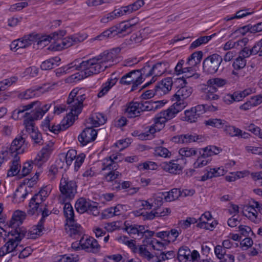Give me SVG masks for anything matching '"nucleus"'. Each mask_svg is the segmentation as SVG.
<instances>
[{
	"label": "nucleus",
	"instance_id": "f257e3e1",
	"mask_svg": "<svg viewBox=\"0 0 262 262\" xmlns=\"http://www.w3.org/2000/svg\"><path fill=\"white\" fill-rule=\"evenodd\" d=\"M42 221H39L37 225L33 226L32 228L27 231L23 228H16L14 231L9 232L13 237L0 248V257L5 256L7 253L13 252L17 247L18 244L23 238L27 239H35L37 236L41 235L44 229Z\"/></svg>",
	"mask_w": 262,
	"mask_h": 262
},
{
	"label": "nucleus",
	"instance_id": "f03ea898",
	"mask_svg": "<svg viewBox=\"0 0 262 262\" xmlns=\"http://www.w3.org/2000/svg\"><path fill=\"white\" fill-rule=\"evenodd\" d=\"M116 55L113 52L105 51L102 54L89 60L83 61L78 67L82 70V77H88L94 74H97L104 71L111 66V62L114 61Z\"/></svg>",
	"mask_w": 262,
	"mask_h": 262
},
{
	"label": "nucleus",
	"instance_id": "7ed1b4c3",
	"mask_svg": "<svg viewBox=\"0 0 262 262\" xmlns=\"http://www.w3.org/2000/svg\"><path fill=\"white\" fill-rule=\"evenodd\" d=\"M51 106L50 104L42 105L41 102L35 101L27 105L20 106L18 109L13 111V115H18L26 112L23 117L26 118L24 121L26 131L32 130L36 127L34 126V120L41 119L43 115Z\"/></svg>",
	"mask_w": 262,
	"mask_h": 262
},
{
	"label": "nucleus",
	"instance_id": "20e7f679",
	"mask_svg": "<svg viewBox=\"0 0 262 262\" xmlns=\"http://www.w3.org/2000/svg\"><path fill=\"white\" fill-rule=\"evenodd\" d=\"M80 90L77 88L73 89L69 95L67 103V110L70 112L67 114V124L66 127H69L73 123L75 117L80 114L83 107V102L85 99L84 94H82Z\"/></svg>",
	"mask_w": 262,
	"mask_h": 262
},
{
	"label": "nucleus",
	"instance_id": "39448f33",
	"mask_svg": "<svg viewBox=\"0 0 262 262\" xmlns=\"http://www.w3.org/2000/svg\"><path fill=\"white\" fill-rule=\"evenodd\" d=\"M64 203V202H63ZM63 212L66 217V225L69 227L68 233L71 237L80 235L82 234V227L76 223L74 220V212L73 207L70 203H64Z\"/></svg>",
	"mask_w": 262,
	"mask_h": 262
},
{
	"label": "nucleus",
	"instance_id": "423d86ee",
	"mask_svg": "<svg viewBox=\"0 0 262 262\" xmlns=\"http://www.w3.org/2000/svg\"><path fill=\"white\" fill-rule=\"evenodd\" d=\"M223 58L217 54H213L204 59L203 62V72L207 74H214L218 71L222 72L224 67Z\"/></svg>",
	"mask_w": 262,
	"mask_h": 262
},
{
	"label": "nucleus",
	"instance_id": "0eeeda50",
	"mask_svg": "<svg viewBox=\"0 0 262 262\" xmlns=\"http://www.w3.org/2000/svg\"><path fill=\"white\" fill-rule=\"evenodd\" d=\"M134 25L129 23H121L117 26H113L110 29L104 31L100 35L97 36L94 38V40H103L107 38H112L115 36L126 32L129 33L132 31V27Z\"/></svg>",
	"mask_w": 262,
	"mask_h": 262
},
{
	"label": "nucleus",
	"instance_id": "6e6552de",
	"mask_svg": "<svg viewBox=\"0 0 262 262\" xmlns=\"http://www.w3.org/2000/svg\"><path fill=\"white\" fill-rule=\"evenodd\" d=\"M77 185L74 180L68 178L62 177L60 180L59 190L64 199V201H70L73 199L77 193Z\"/></svg>",
	"mask_w": 262,
	"mask_h": 262
},
{
	"label": "nucleus",
	"instance_id": "1a4fd4ad",
	"mask_svg": "<svg viewBox=\"0 0 262 262\" xmlns=\"http://www.w3.org/2000/svg\"><path fill=\"white\" fill-rule=\"evenodd\" d=\"M142 69L140 70H133L124 75L120 80V83L122 84L129 85L133 84L131 91L137 89L139 85L143 82L144 75L142 73Z\"/></svg>",
	"mask_w": 262,
	"mask_h": 262
},
{
	"label": "nucleus",
	"instance_id": "9d476101",
	"mask_svg": "<svg viewBox=\"0 0 262 262\" xmlns=\"http://www.w3.org/2000/svg\"><path fill=\"white\" fill-rule=\"evenodd\" d=\"M169 67V63L166 61H161L154 64L151 68L146 63V65L142 68V73L145 77L154 75L160 76L166 72Z\"/></svg>",
	"mask_w": 262,
	"mask_h": 262
},
{
	"label": "nucleus",
	"instance_id": "9b49d317",
	"mask_svg": "<svg viewBox=\"0 0 262 262\" xmlns=\"http://www.w3.org/2000/svg\"><path fill=\"white\" fill-rule=\"evenodd\" d=\"M203 105H198L187 110L184 112V116L183 120L189 123L196 122L205 113V108Z\"/></svg>",
	"mask_w": 262,
	"mask_h": 262
},
{
	"label": "nucleus",
	"instance_id": "f8f14e48",
	"mask_svg": "<svg viewBox=\"0 0 262 262\" xmlns=\"http://www.w3.org/2000/svg\"><path fill=\"white\" fill-rule=\"evenodd\" d=\"M83 39H84L81 36H71L70 37H66L60 40V42L55 43L53 49L55 50H60L63 48H67L82 41Z\"/></svg>",
	"mask_w": 262,
	"mask_h": 262
},
{
	"label": "nucleus",
	"instance_id": "ddd939ff",
	"mask_svg": "<svg viewBox=\"0 0 262 262\" xmlns=\"http://www.w3.org/2000/svg\"><path fill=\"white\" fill-rule=\"evenodd\" d=\"M97 136V131L92 127H86L78 136V141L82 145L94 141Z\"/></svg>",
	"mask_w": 262,
	"mask_h": 262
},
{
	"label": "nucleus",
	"instance_id": "4468645a",
	"mask_svg": "<svg viewBox=\"0 0 262 262\" xmlns=\"http://www.w3.org/2000/svg\"><path fill=\"white\" fill-rule=\"evenodd\" d=\"M186 106V103L185 102H182V103L176 102L167 110L162 111L161 114L169 120L175 117L176 115L183 110Z\"/></svg>",
	"mask_w": 262,
	"mask_h": 262
},
{
	"label": "nucleus",
	"instance_id": "2eb2a0df",
	"mask_svg": "<svg viewBox=\"0 0 262 262\" xmlns=\"http://www.w3.org/2000/svg\"><path fill=\"white\" fill-rule=\"evenodd\" d=\"M79 244L82 249H86L88 251L97 252L100 249L97 241L93 237L84 239L83 236L79 241Z\"/></svg>",
	"mask_w": 262,
	"mask_h": 262
},
{
	"label": "nucleus",
	"instance_id": "dca6fc26",
	"mask_svg": "<svg viewBox=\"0 0 262 262\" xmlns=\"http://www.w3.org/2000/svg\"><path fill=\"white\" fill-rule=\"evenodd\" d=\"M118 168L117 163H112V164H107L104 166L102 170H108L109 172L105 176V178L107 182H112L121 177V173L117 171Z\"/></svg>",
	"mask_w": 262,
	"mask_h": 262
},
{
	"label": "nucleus",
	"instance_id": "f3484780",
	"mask_svg": "<svg viewBox=\"0 0 262 262\" xmlns=\"http://www.w3.org/2000/svg\"><path fill=\"white\" fill-rule=\"evenodd\" d=\"M25 142V139L22 136H19L13 141L9 149L8 154H10L12 156H14V154H18L22 153L24 149H21V147Z\"/></svg>",
	"mask_w": 262,
	"mask_h": 262
},
{
	"label": "nucleus",
	"instance_id": "a211bd4d",
	"mask_svg": "<svg viewBox=\"0 0 262 262\" xmlns=\"http://www.w3.org/2000/svg\"><path fill=\"white\" fill-rule=\"evenodd\" d=\"M76 210L82 213L89 210H94L96 211V208L95 205H92L90 201H87L85 199L81 198L79 199L75 205Z\"/></svg>",
	"mask_w": 262,
	"mask_h": 262
},
{
	"label": "nucleus",
	"instance_id": "6ab92c4d",
	"mask_svg": "<svg viewBox=\"0 0 262 262\" xmlns=\"http://www.w3.org/2000/svg\"><path fill=\"white\" fill-rule=\"evenodd\" d=\"M172 80L171 77H167L158 82L155 85L156 92L158 94L162 95L168 93L171 89Z\"/></svg>",
	"mask_w": 262,
	"mask_h": 262
},
{
	"label": "nucleus",
	"instance_id": "aec40b11",
	"mask_svg": "<svg viewBox=\"0 0 262 262\" xmlns=\"http://www.w3.org/2000/svg\"><path fill=\"white\" fill-rule=\"evenodd\" d=\"M26 213L20 210L15 211L13 214L12 217L10 221V226L12 228H14V231L16 228H20L19 226L21 225L23 221L25 219Z\"/></svg>",
	"mask_w": 262,
	"mask_h": 262
},
{
	"label": "nucleus",
	"instance_id": "412c9836",
	"mask_svg": "<svg viewBox=\"0 0 262 262\" xmlns=\"http://www.w3.org/2000/svg\"><path fill=\"white\" fill-rule=\"evenodd\" d=\"M44 200L42 197L40 196L38 193H36L30 200L29 206V210L28 211V213L32 215L38 212L39 207L42 206L41 203Z\"/></svg>",
	"mask_w": 262,
	"mask_h": 262
},
{
	"label": "nucleus",
	"instance_id": "4be33fe9",
	"mask_svg": "<svg viewBox=\"0 0 262 262\" xmlns=\"http://www.w3.org/2000/svg\"><path fill=\"white\" fill-rule=\"evenodd\" d=\"M76 61H74L69 64L67 65L66 67L62 68V69H59L57 70L56 74L57 75L59 73H67L69 72V70L72 69H74L75 70L79 71L80 72L76 73V74L73 75L72 76L73 79H77V80H80L81 79H83L85 78L86 77H82L81 72L82 70L79 69L78 67L81 65V63L79 65H76Z\"/></svg>",
	"mask_w": 262,
	"mask_h": 262
},
{
	"label": "nucleus",
	"instance_id": "5701e85b",
	"mask_svg": "<svg viewBox=\"0 0 262 262\" xmlns=\"http://www.w3.org/2000/svg\"><path fill=\"white\" fill-rule=\"evenodd\" d=\"M192 93L191 88L187 85H182L173 95V97L177 100L182 103L184 100L187 98Z\"/></svg>",
	"mask_w": 262,
	"mask_h": 262
},
{
	"label": "nucleus",
	"instance_id": "b1692460",
	"mask_svg": "<svg viewBox=\"0 0 262 262\" xmlns=\"http://www.w3.org/2000/svg\"><path fill=\"white\" fill-rule=\"evenodd\" d=\"M162 169L166 172L170 173L177 174L181 171V166L178 163H174V161L169 162H163L160 164Z\"/></svg>",
	"mask_w": 262,
	"mask_h": 262
},
{
	"label": "nucleus",
	"instance_id": "393cba45",
	"mask_svg": "<svg viewBox=\"0 0 262 262\" xmlns=\"http://www.w3.org/2000/svg\"><path fill=\"white\" fill-rule=\"evenodd\" d=\"M13 157V159L12 161V164L11 165L10 168L8 170L7 172L8 177L14 176L17 174L20 171V158L17 155H16V154H14V156Z\"/></svg>",
	"mask_w": 262,
	"mask_h": 262
},
{
	"label": "nucleus",
	"instance_id": "a878e982",
	"mask_svg": "<svg viewBox=\"0 0 262 262\" xmlns=\"http://www.w3.org/2000/svg\"><path fill=\"white\" fill-rule=\"evenodd\" d=\"M243 214L255 223L260 221V219L258 217L257 211L252 206H247L244 208Z\"/></svg>",
	"mask_w": 262,
	"mask_h": 262
},
{
	"label": "nucleus",
	"instance_id": "bb28decb",
	"mask_svg": "<svg viewBox=\"0 0 262 262\" xmlns=\"http://www.w3.org/2000/svg\"><path fill=\"white\" fill-rule=\"evenodd\" d=\"M138 102H131L128 103L125 111V114L128 118H134L139 116Z\"/></svg>",
	"mask_w": 262,
	"mask_h": 262
},
{
	"label": "nucleus",
	"instance_id": "cd10ccee",
	"mask_svg": "<svg viewBox=\"0 0 262 262\" xmlns=\"http://www.w3.org/2000/svg\"><path fill=\"white\" fill-rule=\"evenodd\" d=\"M32 36L33 37V43L36 42L37 45L40 46L42 48L46 46L51 40L52 39L50 35H40L34 33H32Z\"/></svg>",
	"mask_w": 262,
	"mask_h": 262
},
{
	"label": "nucleus",
	"instance_id": "c85d7f7f",
	"mask_svg": "<svg viewBox=\"0 0 262 262\" xmlns=\"http://www.w3.org/2000/svg\"><path fill=\"white\" fill-rule=\"evenodd\" d=\"M66 123H64V122H63L62 125L60 124H57L56 125H50V121L49 119H46L45 120V124H44V127L48 128L50 132L55 134H57L60 131L64 130L67 129L68 127L64 128V126H66L68 123L67 122V118L66 117V120H65Z\"/></svg>",
	"mask_w": 262,
	"mask_h": 262
},
{
	"label": "nucleus",
	"instance_id": "c756f323",
	"mask_svg": "<svg viewBox=\"0 0 262 262\" xmlns=\"http://www.w3.org/2000/svg\"><path fill=\"white\" fill-rule=\"evenodd\" d=\"M145 38V36H143L142 33L139 31L133 34L129 38L126 39L124 43L126 46H133L141 42Z\"/></svg>",
	"mask_w": 262,
	"mask_h": 262
},
{
	"label": "nucleus",
	"instance_id": "7c9ffc66",
	"mask_svg": "<svg viewBox=\"0 0 262 262\" xmlns=\"http://www.w3.org/2000/svg\"><path fill=\"white\" fill-rule=\"evenodd\" d=\"M60 61L59 57H55L50 58L42 62L40 68L43 70H48L53 68L59 65L58 62Z\"/></svg>",
	"mask_w": 262,
	"mask_h": 262
},
{
	"label": "nucleus",
	"instance_id": "2f4dec72",
	"mask_svg": "<svg viewBox=\"0 0 262 262\" xmlns=\"http://www.w3.org/2000/svg\"><path fill=\"white\" fill-rule=\"evenodd\" d=\"M49 155L48 151L45 148H42L37 154L35 159L32 161L34 164L40 166L43 163L47 161Z\"/></svg>",
	"mask_w": 262,
	"mask_h": 262
},
{
	"label": "nucleus",
	"instance_id": "473e14b6",
	"mask_svg": "<svg viewBox=\"0 0 262 262\" xmlns=\"http://www.w3.org/2000/svg\"><path fill=\"white\" fill-rule=\"evenodd\" d=\"M90 123L95 127L105 123L106 119L105 117L101 113H95L93 114L90 118Z\"/></svg>",
	"mask_w": 262,
	"mask_h": 262
},
{
	"label": "nucleus",
	"instance_id": "72a5a7b5",
	"mask_svg": "<svg viewBox=\"0 0 262 262\" xmlns=\"http://www.w3.org/2000/svg\"><path fill=\"white\" fill-rule=\"evenodd\" d=\"M117 78H114L108 79L105 83L102 85V89L98 93L97 96L98 97H101L106 94L108 91L116 84Z\"/></svg>",
	"mask_w": 262,
	"mask_h": 262
},
{
	"label": "nucleus",
	"instance_id": "f704fd0d",
	"mask_svg": "<svg viewBox=\"0 0 262 262\" xmlns=\"http://www.w3.org/2000/svg\"><path fill=\"white\" fill-rule=\"evenodd\" d=\"M33 38L31 33L24 36L21 39H17L18 48L23 49L30 46L33 43Z\"/></svg>",
	"mask_w": 262,
	"mask_h": 262
},
{
	"label": "nucleus",
	"instance_id": "c9c22d12",
	"mask_svg": "<svg viewBox=\"0 0 262 262\" xmlns=\"http://www.w3.org/2000/svg\"><path fill=\"white\" fill-rule=\"evenodd\" d=\"M203 57V52L201 51L193 53L188 58L187 64L194 66L200 63Z\"/></svg>",
	"mask_w": 262,
	"mask_h": 262
},
{
	"label": "nucleus",
	"instance_id": "e433bc0d",
	"mask_svg": "<svg viewBox=\"0 0 262 262\" xmlns=\"http://www.w3.org/2000/svg\"><path fill=\"white\" fill-rule=\"evenodd\" d=\"M162 195H164V199L166 202H171L178 199L180 196V190L173 188L169 192H164Z\"/></svg>",
	"mask_w": 262,
	"mask_h": 262
},
{
	"label": "nucleus",
	"instance_id": "4c0bfd02",
	"mask_svg": "<svg viewBox=\"0 0 262 262\" xmlns=\"http://www.w3.org/2000/svg\"><path fill=\"white\" fill-rule=\"evenodd\" d=\"M190 254V250L188 247H181L178 252V259L180 262H186L189 259Z\"/></svg>",
	"mask_w": 262,
	"mask_h": 262
},
{
	"label": "nucleus",
	"instance_id": "58836bf2",
	"mask_svg": "<svg viewBox=\"0 0 262 262\" xmlns=\"http://www.w3.org/2000/svg\"><path fill=\"white\" fill-rule=\"evenodd\" d=\"M203 151V156L207 158L213 155H215L220 152L222 149L215 146L209 145L201 149Z\"/></svg>",
	"mask_w": 262,
	"mask_h": 262
},
{
	"label": "nucleus",
	"instance_id": "ea45409f",
	"mask_svg": "<svg viewBox=\"0 0 262 262\" xmlns=\"http://www.w3.org/2000/svg\"><path fill=\"white\" fill-rule=\"evenodd\" d=\"M240 91L235 92L233 94H228L224 98L227 104H230L234 101H239L243 99Z\"/></svg>",
	"mask_w": 262,
	"mask_h": 262
},
{
	"label": "nucleus",
	"instance_id": "a19ab883",
	"mask_svg": "<svg viewBox=\"0 0 262 262\" xmlns=\"http://www.w3.org/2000/svg\"><path fill=\"white\" fill-rule=\"evenodd\" d=\"M200 154L201 156L198 158L197 160L193 164L194 167L195 168L204 167L207 165V164L210 161V159H207V157L206 156H204L203 153L201 151H200Z\"/></svg>",
	"mask_w": 262,
	"mask_h": 262
},
{
	"label": "nucleus",
	"instance_id": "79ce46f5",
	"mask_svg": "<svg viewBox=\"0 0 262 262\" xmlns=\"http://www.w3.org/2000/svg\"><path fill=\"white\" fill-rule=\"evenodd\" d=\"M42 89L41 87H37L34 89H28L25 92L19 95V97L21 99H28L35 96L36 95V92L40 91Z\"/></svg>",
	"mask_w": 262,
	"mask_h": 262
},
{
	"label": "nucleus",
	"instance_id": "37998d69",
	"mask_svg": "<svg viewBox=\"0 0 262 262\" xmlns=\"http://www.w3.org/2000/svg\"><path fill=\"white\" fill-rule=\"evenodd\" d=\"M225 123L224 120L220 119L212 118L205 121L206 125H209L217 128H222Z\"/></svg>",
	"mask_w": 262,
	"mask_h": 262
},
{
	"label": "nucleus",
	"instance_id": "c03bdc74",
	"mask_svg": "<svg viewBox=\"0 0 262 262\" xmlns=\"http://www.w3.org/2000/svg\"><path fill=\"white\" fill-rule=\"evenodd\" d=\"M182 157L189 158L197 154V150L193 148L183 147L181 148L179 151Z\"/></svg>",
	"mask_w": 262,
	"mask_h": 262
},
{
	"label": "nucleus",
	"instance_id": "a18cd8bd",
	"mask_svg": "<svg viewBox=\"0 0 262 262\" xmlns=\"http://www.w3.org/2000/svg\"><path fill=\"white\" fill-rule=\"evenodd\" d=\"M30 135L32 139L34 141V143L36 144H40L41 143L42 141V136L40 133L39 132L38 129L37 128L30 130L28 132Z\"/></svg>",
	"mask_w": 262,
	"mask_h": 262
},
{
	"label": "nucleus",
	"instance_id": "49530a36",
	"mask_svg": "<svg viewBox=\"0 0 262 262\" xmlns=\"http://www.w3.org/2000/svg\"><path fill=\"white\" fill-rule=\"evenodd\" d=\"M16 80L15 77H12L9 79H5L4 80L0 82V91H5L6 89V86H9L11 85ZM6 95L3 93L0 94L1 96H4Z\"/></svg>",
	"mask_w": 262,
	"mask_h": 262
},
{
	"label": "nucleus",
	"instance_id": "de8ad7c7",
	"mask_svg": "<svg viewBox=\"0 0 262 262\" xmlns=\"http://www.w3.org/2000/svg\"><path fill=\"white\" fill-rule=\"evenodd\" d=\"M124 230L129 234L138 235V229L136 224H132L128 221H125L124 223Z\"/></svg>",
	"mask_w": 262,
	"mask_h": 262
},
{
	"label": "nucleus",
	"instance_id": "09e8293b",
	"mask_svg": "<svg viewBox=\"0 0 262 262\" xmlns=\"http://www.w3.org/2000/svg\"><path fill=\"white\" fill-rule=\"evenodd\" d=\"M225 132L231 137L239 136L242 130L233 126H226Z\"/></svg>",
	"mask_w": 262,
	"mask_h": 262
},
{
	"label": "nucleus",
	"instance_id": "8fccbe9b",
	"mask_svg": "<svg viewBox=\"0 0 262 262\" xmlns=\"http://www.w3.org/2000/svg\"><path fill=\"white\" fill-rule=\"evenodd\" d=\"M137 252H138L141 256L148 260L154 257V255L151 254L144 246H140L139 248H137Z\"/></svg>",
	"mask_w": 262,
	"mask_h": 262
},
{
	"label": "nucleus",
	"instance_id": "3c124183",
	"mask_svg": "<svg viewBox=\"0 0 262 262\" xmlns=\"http://www.w3.org/2000/svg\"><path fill=\"white\" fill-rule=\"evenodd\" d=\"M155 155L156 156H160L164 158L169 157L171 152L164 147H158L155 150Z\"/></svg>",
	"mask_w": 262,
	"mask_h": 262
},
{
	"label": "nucleus",
	"instance_id": "603ef678",
	"mask_svg": "<svg viewBox=\"0 0 262 262\" xmlns=\"http://www.w3.org/2000/svg\"><path fill=\"white\" fill-rule=\"evenodd\" d=\"M226 83V80L220 78L210 79L207 81V85H214L218 87L223 86Z\"/></svg>",
	"mask_w": 262,
	"mask_h": 262
},
{
	"label": "nucleus",
	"instance_id": "864d4df0",
	"mask_svg": "<svg viewBox=\"0 0 262 262\" xmlns=\"http://www.w3.org/2000/svg\"><path fill=\"white\" fill-rule=\"evenodd\" d=\"M246 65V60L245 58L239 56L233 63V67L235 70H240L244 68Z\"/></svg>",
	"mask_w": 262,
	"mask_h": 262
},
{
	"label": "nucleus",
	"instance_id": "5fc2aeb1",
	"mask_svg": "<svg viewBox=\"0 0 262 262\" xmlns=\"http://www.w3.org/2000/svg\"><path fill=\"white\" fill-rule=\"evenodd\" d=\"M199 136L193 134H184V144H188L193 142H195L200 139Z\"/></svg>",
	"mask_w": 262,
	"mask_h": 262
},
{
	"label": "nucleus",
	"instance_id": "6e6d98bb",
	"mask_svg": "<svg viewBox=\"0 0 262 262\" xmlns=\"http://www.w3.org/2000/svg\"><path fill=\"white\" fill-rule=\"evenodd\" d=\"M120 238L124 244L133 250L134 252H137V247L136 246L134 240H128V238L126 236L121 237Z\"/></svg>",
	"mask_w": 262,
	"mask_h": 262
},
{
	"label": "nucleus",
	"instance_id": "4d7b16f0",
	"mask_svg": "<svg viewBox=\"0 0 262 262\" xmlns=\"http://www.w3.org/2000/svg\"><path fill=\"white\" fill-rule=\"evenodd\" d=\"M14 251H20L19 254V257L20 258H24L28 257L31 254L32 252V250L30 247H26L23 250L18 249V245H17V248L14 250ZM13 251H14V250Z\"/></svg>",
	"mask_w": 262,
	"mask_h": 262
},
{
	"label": "nucleus",
	"instance_id": "13d9d810",
	"mask_svg": "<svg viewBox=\"0 0 262 262\" xmlns=\"http://www.w3.org/2000/svg\"><path fill=\"white\" fill-rule=\"evenodd\" d=\"M76 155V151L75 150H69L67 153L65 159L66 162L68 165H70L72 161L75 159Z\"/></svg>",
	"mask_w": 262,
	"mask_h": 262
},
{
	"label": "nucleus",
	"instance_id": "bf43d9fd",
	"mask_svg": "<svg viewBox=\"0 0 262 262\" xmlns=\"http://www.w3.org/2000/svg\"><path fill=\"white\" fill-rule=\"evenodd\" d=\"M240 55L245 58L249 57L250 55H256L254 47L253 46L251 49L248 47L244 48L241 51Z\"/></svg>",
	"mask_w": 262,
	"mask_h": 262
},
{
	"label": "nucleus",
	"instance_id": "052dcab7",
	"mask_svg": "<svg viewBox=\"0 0 262 262\" xmlns=\"http://www.w3.org/2000/svg\"><path fill=\"white\" fill-rule=\"evenodd\" d=\"M32 164H33L32 161L27 162L24 164L20 174L22 177H25L30 172L33 168Z\"/></svg>",
	"mask_w": 262,
	"mask_h": 262
},
{
	"label": "nucleus",
	"instance_id": "680f3d73",
	"mask_svg": "<svg viewBox=\"0 0 262 262\" xmlns=\"http://www.w3.org/2000/svg\"><path fill=\"white\" fill-rule=\"evenodd\" d=\"M167 121H168V119H167L166 117L163 116L161 114V112L154 118L155 124L157 127L158 126V125H160L161 127H162L163 125Z\"/></svg>",
	"mask_w": 262,
	"mask_h": 262
},
{
	"label": "nucleus",
	"instance_id": "e2e57ef3",
	"mask_svg": "<svg viewBox=\"0 0 262 262\" xmlns=\"http://www.w3.org/2000/svg\"><path fill=\"white\" fill-rule=\"evenodd\" d=\"M214 253L217 257L220 259L226 254V250L221 245H217L214 248Z\"/></svg>",
	"mask_w": 262,
	"mask_h": 262
},
{
	"label": "nucleus",
	"instance_id": "0e129e2a",
	"mask_svg": "<svg viewBox=\"0 0 262 262\" xmlns=\"http://www.w3.org/2000/svg\"><path fill=\"white\" fill-rule=\"evenodd\" d=\"M85 156L84 154H81L78 155V156L76 157L75 158V170H78L79 168L80 167L81 164L84 161Z\"/></svg>",
	"mask_w": 262,
	"mask_h": 262
},
{
	"label": "nucleus",
	"instance_id": "69168bd1",
	"mask_svg": "<svg viewBox=\"0 0 262 262\" xmlns=\"http://www.w3.org/2000/svg\"><path fill=\"white\" fill-rule=\"evenodd\" d=\"M28 3L27 2H20L12 5L10 7V11L13 12L17 10H21L23 8L27 7Z\"/></svg>",
	"mask_w": 262,
	"mask_h": 262
},
{
	"label": "nucleus",
	"instance_id": "338daca9",
	"mask_svg": "<svg viewBox=\"0 0 262 262\" xmlns=\"http://www.w3.org/2000/svg\"><path fill=\"white\" fill-rule=\"evenodd\" d=\"M122 257L120 254L107 256L104 259V262H119Z\"/></svg>",
	"mask_w": 262,
	"mask_h": 262
},
{
	"label": "nucleus",
	"instance_id": "774afa93",
	"mask_svg": "<svg viewBox=\"0 0 262 262\" xmlns=\"http://www.w3.org/2000/svg\"><path fill=\"white\" fill-rule=\"evenodd\" d=\"M155 95L158 94V92H156V89L155 88L154 90H150L145 91L141 95V97L143 99H147L151 98Z\"/></svg>",
	"mask_w": 262,
	"mask_h": 262
}]
</instances>
